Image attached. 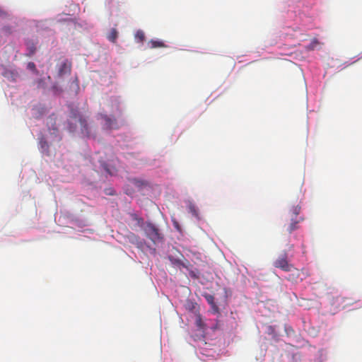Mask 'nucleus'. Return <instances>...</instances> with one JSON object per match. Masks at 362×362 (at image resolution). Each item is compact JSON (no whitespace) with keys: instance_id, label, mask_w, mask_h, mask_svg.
I'll list each match as a JSON object with an SVG mask.
<instances>
[{"instance_id":"obj_9","label":"nucleus","mask_w":362,"mask_h":362,"mask_svg":"<svg viewBox=\"0 0 362 362\" xmlns=\"http://www.w3.org/2000/svg\"><path fill=\"white\" fill-rule=\"evenodd\" d=\"M117 36H118V33H117V30L115 28H112V29H111L110 32L108 33L107 37L110 42H115L117 38Z\"/></svg>"},{"instance_id":"obj_19","label":"nucleus","mask_w":362,"mask_h":362,"mask_svg":"<svg viewBox=\"0 0 362 362\" xmlns=\"http://www.w3.org/2000/svg\"><path fill=\"white\" fill-rule=\"evenodd\" d=\"M4 30L6 31V32H8V33H11V31L9 29L6 28H4Z\"/></svg>"},{"instance_id":"obj_5","label":"nucleus","mask_w":362,"mask_h":362,"mask_svg":"<svg viewBox=\"0 0 362 362\" xmlns=\"http://www.w3.org/2000/svg\"><path fill=\"white\" fill-rule=\"evenodd\" d=\"M291 273L286 277L288 281L292 282H298V281H302L304 279H305L309 274L307 272H305L303 269L302 270H299L297 268H293L292 270L289 271Z\"/></svg>"},{"instance_id":"obj_17","label":"nucleus","mask_w":362,"mask_h":362,"mask_svg":"<svg viewBox=\"0 0 362 362\" xmlns=\"http://www.w3.org/2000/svg\"><path fill=\"white\" fill-rule=\"evenodd\" d=\"M132 216H133L134 219H135V220H138L139 221H143L142 218H138L136 214H132Z\"/></svg>"},{"instance_id":"obj_13","label":"nucleus","mask_w":362,"mask_h":362,"mask_svg":"<svg viewBox=\"0 0 362 362\" xmlns=\"http://www.w3.org/2000/svg\"><path fill=\"white\" fill-rule=\"evenodd\" d=\"M135 38L138 42H142L145 39L144 33L142 30H138L135 34Z\"/></svg>"},{"instance_id":"obj_12","label":"nucleus","mask_w":362,"mask_h":362,"mask_svg":"<svg viewBox=\"0 0 362 362\" xmlns=\"http://www.w3.org/2000/svg\"><path fill=\"white\" fill-rule=\"evenodd\" d=\"M40 148L42 151H48L49 145L44 137H42L40 140Z\"/></svg>"},{"instance_id":"obj_3","label":"nucleus","mask_w":362,"mask_h":362,"mask_svg":"<svg viewBox=\"0 0 362 362\" xmlns=\"http://www.w3.org/2000/svg\"><path fill=\"white\" fill-rule=\"evenodd\" d=\"M273 265L276 268H279L284 272L292 270L293 265L290 264L288 260V255L286 252L280 255L274 262Z\"/></svg>"},{"instance_id":"obj_14","label":"nucleus","mask_w":362,"mask_h":362,"mask_svg":"<svg viewBox=\"0 0 362 362\" xmlns=\"http://www.w3.org/2000/svg\"><path fill=\"white\" fill-rule=\"evenodd\" d=\"M28 68L32 71H36V66L33 62H29L28 64Z\"/></svg>"},{"instance_id":"obj_6","label":"nucleus","mask_w":362,"mask_h":362,"mask_svg":"<svg viewBox=\"0 0 362 362\" xmlns=\"http://www.w3.org/2000/svg\"><path fill=\"white\" fill-rule=\"evenodd\" d=\"M303 220V218L301 217H299L298 218H294V217L291 218V223L287 228L288 232L291 233L295 230H297L298 228V224Z\"/></svg>"},{"instance_id":"obj_8","label":"nucleus","mask_w":362,"mask_h":362,"mask_svg":"<svg viewBox=\"0 0 362 362\" xmlns=\"http://www.w3.org/2000/svg\"><path fill=\"white\" fill-rule=\"evenodd\" d=\"M169 259H170V262L176 267H178L180 268V267H184V268H187V269L188 268L187 265L185 263H184L183 262H182L180 259H175L173 257H169Z\"/></svg>"},{"instance_id":"obj_7","label":"nucleus","mask_w":362,"mask_h":362,"mask_svg":"<svg viewBox=\"0 0 362 362\" xmlns=\"http://www.w3.org/2000/svg\"><path fill=\"white\" fill-rule=\"evenodd\" d=\"M71 71V64L67 63L66 62H63L58 71V74L59 76H62L64 74H69Z\"/></svg>"},{"instance_id":"obj_2","label":"nucleus","mask_w":362,"mask_h":362,"mask_svg":"<svg viewBox=\"0 0 362 362\" xmlns=\"http://www.w3.org/2000/svg\"><path fill=\"white\" fill-rule=\"evenodd\" d=\"M98 119L103 120V128L104 129H118L120 127V124L114 116H108L106 114L100 113L98 115Z\"/></svg>"},{"instance_id":"obj_18","label":"nucleus","mask_w":362,"mask_h":362,"mask_svg":"<svg viewBox=\"0 0 362 362\" xmlns=\"http://www.w3.org/2000/svg\"><path fill=\"white\" fill-rule=\"evenodd\" d=\"M35 51V48L34 47V46H33L32 47H30V53L31 54H33Z\"/></svg>"},{"instance_id":"obj_4","label":"nucleus","mask_w":362,"mask_h":362,"mask_svg":"<svg viewBox=\"0 0 362 362\" xmlns=\"http://www.w3.org/2000/svg\"><path fill=\"white\" fill-rule=\"evenodd\" d=\"M146 235L153 242L156 243L162 240L161 234L159 233L156 226L151 223H147L144 228Z\"/></svg>"},{"instance_id":"obj_15","label":"nucleus","mask_w":362,"mask_h":362,"mask_svg":"<svg viewBox=\"0 0 362 362\" xmlns=\"http://www.w3.org/2000/svg\"><path fill=\"white\" fill-rule=\"evenodd\" d=\"M173 224H174V226L175 228L178 230V231H181V228L179 225V223L177 222V221H174L173 222Z\"/></svg>"},{"instance_id":"obj_1","label":"nucleus","mask_w":362,"mask_h":362,"mask_svg":"<svg viewBox=\"0 0 362 362\" xmlns=\"http://www.w3.org/2000/svg\"><path fill=\"white\" fill-rule=\"evenodd\" d=\"M80 124L81 133L86 136H91V128L88 122V119L75 109H71L68 120V129L70 132H75L78 129L77 124Z\"/></svg>"},{"instance_id":"obj_16","label":"nucleus","mask_w":362,"mask_h":362,"mask_svg":"<svg viewBox=\"0 0 362 362\" xmlns=\"http://www.w3.org/2000/svg\"><path fill=\"white\" fill-rule=\"evenodd\" d=\"M207 301L209 303H213V301H214V297L212 296H209L207 298Z\"/></svg>"},{"instance_id":"obj_11","label":"nucleus","mask_w":362,"mask_h":362,"mask_svg":"<svg viewBox=\"0 0 362 362\" xmlns=\"http://www.w3.org/2000/svg\"><path fill=\"white\" fill-rule=\"evenodd\" d=\"M300 211V206L297 205L292 208L291 210V218L294 217V218H298V216Z\"/></svg>"},{"instance_id":"obj_10","label":"nucleus","mask_w":362,"mask_h":362,"mask_svg":"<svg viewBox=\"0 0 362 362\" xmlns=\"http://www.w3.org/2000/svg\"><path fill=\"white\" fill-rule=\"evenodd\" d=\"M149 44L151 45L150 47L152 49L165 47V45L162 41H160V40H151L149 42Z\"/></svg>"}]
</instances>
